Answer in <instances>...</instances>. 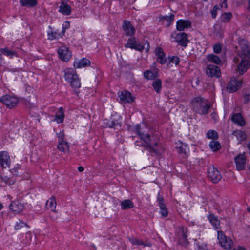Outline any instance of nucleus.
<instances>
[{
	"label": "nucleus",
	"instance_id": "obj_1",
	"mask_svg": "<svg viewBox=\"0 0 250 250\" xmlns=\"http://www.w3.org/2000/svg\"><path fill=\"white\" fill-rule=\"evenodd\" d=\"M239 44L241 50L239 52V56L242 59L240 63L238 65L236 70L242 75L246 72L250 66V46L246 41L243 39L239 40Z\"/></svg>",
	"mask_w": 250,
	"mask_h": 250
},
{
	"label": "nucleus",
	"instance_id": "obj_2",
	"mask_svg": "<svg viewBox=\"0 0 250 250\" xmlns=\"http://www.w3.org/2000/svg\"><path fill=\"white\" fill-rule=\"evenodd\" d=\"M193 109L196 112L201 114H206L210 108L208 102L201 97L195 98L192 102Z\"/></svg>",
	"mask_w": 250,
	"mask_h": 250
},
{
	"label": "nucleus",
	"instance_id": "obj_3",
	"mask_svg": "<svg viewBox=\"0 0 250 250\" xmlns=\"http://www.w3.org/2000/svg\"><path fill=\"white\" fill-rule=\"evenodd\" d=\"M63 71L65 80L71 83V86L73 88L76 89L80 87L81 83L74 68H66Z\"/></svg>",
	"mask_w": 250,
	"mask_h": 250
},
{
	"label": "nucleus",
	"instance_id": "obj_4",
	"mask_svg": "<svg viewBox=\"0 0 250 250\" xmlns=\"http://www.w3.org/2000/svg\"><path fill=\"white\" fill-rule=\"evenodd\" d=\"M135 131L140 136V137L143 139L146 143V145L147 148L149 149L150 152H154L158 154V151L156 149L154 146H152L150 144L149 138L150 135L149 134H145L144 131H142V128L139 125H136L135 126Z\"/></svg>",
	"mask_w": 250,
	"mask_h": 250
},
{
	"label": "nucleus",
	"instance_id": "obj_5",
	"mask_svg": "<svg viewBox=\"0 0 250 250\" xmlns=\"http://www.w3.org/2000/svg\"><path fill=\"white\" fill-rule=\"evenodd\" d=\"M125 46L139 51L145 49L147 52L149 50V43L147 42L142 45L139 43L134 37L129 38L127 40V43Z\"/></svg>",
	"mask_w": 250,
	"mask_h": 250
},
{
	"label": "nucleus",
	"instance_id": "obj_6",
	"mask_svg": "<svg viewBox=\"0 0 250 250\" xmlns=\"http://www.w3.org/2000/svg\"><path fill=\"white\" fill-rule=\"evenodd\" d=\"M218 239L220 245L226 250H230L233 245L232 241L227 238L222 231H218Z\"/></svg>",
	"mask_w": 250,
	"mask_h": 250
},
{
	"label": "nucleus",
	"instance_id": "obj_7",
	"mask_svg": "<svg viewBox=\"0 0 250 250\" xmlns=\"http://www.w3.org/2000/svg\"><path fill=\"white\" fill-rule=\"evenodd\" d=\"M0 102L4 104L8 108H12L16 105L18 99L15 96L6 95L0 98Z\"/></svg>",
	"mask_w": 250,
	"mask_h": 250
},
{
	"label": "nucleus",
	"instance_id": "obj_8",
	"mask_svg": "<svg viewBox=\"0 0 250 250\" xmlns=\"http://www.w3.org/2000/svg\"><path fill=\"white\" fill-rule=\"evenodd\" d=\"M208 177L213 183H217L222 178V176L218 169L211 166L208 168Z\"/></svg>",
	"mask_w": 250,
	"mask_h": 250
},
{
	"label": "nucleus",
	"instance_id": "obj_9",
	"mask_svg": "<svg viewBox=\"0 0 250 250\" xmlns=\"http://www.w3.org/2000/svg\"><path fill=\"white\" fill-rule=\"evenodd\" d=\"M242 80H237L235 78H232L228 83L227 90L229 93L235 92L242 86Z\"/></svg>",
	"mask_w": 250,
	"mask_h": 250
},
{
	"label": "nucleus",
	"instance_id": "obj_10",
	"mask_svg": "<svg viewBox=\"0 0 250 250\" xmlns=\"http://www.w3.org/2000/svg\"><path fill=\"white\" fill-rule=\"evenodd\" d=\"M58 53L60 59L64 62L68 61L71 57L68 48L65 46L60 47L58 50Z\"/></svg>",
	"mask_w": 250,
	"mask_h": 250
},
{
	"label": "nucleus",
	"instance_id": "obj_11",
	"mask_svg": "<svg viewBox=\"0 0 250 250\" xmlns=\"http://www.w3.org/2000/svg\"><path fill=\"white\" fill-rule=\"evenodd\" d=\"M206 73L208 76L210 77H218L221 74L219 68L214 65H208L206 69Z\"/></svg>",
	"mask_w": 250,
	"mask_h": 250
},
{
	"label": "nucleus",
	"instance_id": "obj_12",
	"mask_svg": "<svg viewBox=\"0 0 250 250\" xmlns=\"http://www.w3.org/2000/svg\"><path fill=\"white\" fill-rule=\"evenodd\" d=\"M119 97L120 101L124 103H131L134 100V98L132 96L131 93L127 90L121 91Z\"/></svg>",
	"mask_w": 250,
	"mask_h": 250
},
{
	"label": "nucleus",
	"instance_id": "obj_13",
	"mask_svg": "<svg viewBox=\"0 0 250 250\" xmlns=\"http://www.w3.org/2000/svg\"><path fill=\"white\" fill-rule=\"evenodd\" d=\"M10 162V156L6 151L0 152V164L3 167H9Z\"/></svg>",
	"mask_w": 250,
	"mask_h": 250
},
{
	"label": "nucleus",
	"instance_id": "obj_14",
	"mask_svg": "<svg viewBox=\"0 0 250 250\" xmlns=\"http://www.w3.org/2000/svg\"><path fill=\"white\" fill-rule=\"evenodd\" d=\"M237 169L238 170L244 169L246 165V156L245 154H239L235 158Z\"/></svg>",
	"mask_w": 250,
	"mask_h": 250
},
{
	"label": "nucleus",
	"instance_id": "obj_15",
	"mask_svg": "<svg viewBox=\"0 0 250 250\" xmlns=\"http://www.w3.org/2000/svg\"><path fill=\"white\" fill-rule=\"evenodd\" d=\"M175 41L181 46L186 47L188 42L187 39V34L185 33H180L175 37Z\"/></svg>",
	"mask_w": 250,
	"mask_h": 250
},
{
	"label": "nucleus",
	"instance_id": "obj_16",
	"mask_svg": "<svg viewBox=\"0 0 250 250\" xmlns=\"http://www.w3.org/2000/svg\"><path fill=\"white\" fill-rule=\"evenodd\" d=\"M11 210L15 214L19 213L24 209V206L19 201H14L10 206Z\"/></svg>",
	"mask_w": 250,
	"mask_h": 250
},
{
	"label": "nucleus",
	"instance_id": "obj_17",
	"mask_svg": "<svg viewBox=\"0 0 250 250\" xmlns=\"http://www.w3.org/2000/svg\"><path fill=\"white\" fill-rule=\"evenodd\" d=\"M179 244L181 245H186L188 244V241L187 238L186 233L187 229L181 227L179 231Z\"/></svg>",
	"mask_w": 250,
	"mask_h": 250
},
{
	"label": "nucleus",
	"instance_id": "obj_18",
	"mask_svg": "<svg viewBox=\"0 0 250 250\" xmlns=\"http://www.w3.org/2000/svg\"><path fill=\"white\" fill-rule=\"evenodd\" d=\"M123 28L127 36H132L135 33V30L130 21H125L123 24Z\"/></svg>",
	"mask_w": 250,
	"mask_h": 250
},
{
	"label": "nucleus",
	"instance_id": "obj_19",
	"mask_svg": "<svg viewBox=\"0 0 250 250\" xmlns=\"http://www.w3.org/2000/svg\"><path fill=\"white\" fill-rule=\"evenodd\" d=\"M191 25V23L188 20H179L177 22L176 29L177 30L182 31L185 28H188Z\"/></svg>",
	"mask_w": 250,
	"mask_h": 250
},
{
	"label": "nucleus",
	"instance_id": "obj_20",
	"mask_svg": "<svg viewBox=\"0 0 250 250\" xmlns=\"http://www.w3.org/2000/svg\"><path fill=\"white\" fill-rule=\"evenodd\" d=\"M90 64V61L85 58L81 60H76L74 62V66L76 68H81L89 66Z\"/></svg>",
	"mask_w": 250,
	"mask_h": 250
},
{
	"label": "nucleus",
	"instance_id": "obj_21",
	"mask_svg": "<svg viewBox=\"0 0 250 250\" xmlns=\"http://www.w3.org/2000/svg\"><path fill=\"white\" fill-rule=\"evenodd\" d=\"M155 54L157 56V60L161 64H163L166 62L167 59L165 53L161 48H157L155 50Z\"/></svg>",
	"mask_w": 250,
	"mask_h": 250
},
{
	"label": "nucleus",
	"instance_id": "obj_22",
	"mask_svg": "<svg viewBox=\"0 0 250 250\" xmlns=\"http://www.w3.org/2000/svg\"><path fill=\"white\" fill-rule=\"evenodd\" d=\"M59 11L64 15H69L71 14V8L69 5L62 2Z\"/></svg>",
	"mask_w": 250,
	"mask_h": 250
},
{
	"label": "nucleus",
	"instance_id": "obj_23",
	"mask_svg": "<svg viewBox=\"0 0 250 250\" xmlns=\"http://www.w3.org/2000/svg\"><path fill=\"white\" fill-rule=\"evenodd\" d=\"M232 121L240 126H244L245 124V122L243 117L240 113H236L234 114L232 117Z\"/></svg>",
	"mask_w": 250,
	"mask_h": 250
},
{
	"label": "nucleus",
	"instance_id": "obj_24",
	"mask_svg": "<svg viewBox=\"0 0 250 250\" xmlns=\"http://www.w3.org/2000/svg\"><path fill=\"white\" fill-rule=\"evenodd\" d=\"M56 206V202L55 198L53 197H51L46 202V208L52 211H55Z\"/></svg>",
	"mask_w": 250,
	"mask_h": 250
},
{
	"label": "nucleus",
	"instance_id": "obj_25",
	"mask_svg": "<svg viewBox=\"0 0 250 250\" xmlns=\"http://www.w3.org/2000/svg\"><path fill=\"white\" fill-rule=\"evenodd\" d=\"M208 219L210 222L216 229H218L220 227V221L213 214H210L208 216Z\"/></svg>",
	"mask_w": 250,
	"mask_h": 250
},
{
	"label": "nucleus",
	"instance_id": "obj_26",
	"mask_svg": "<svg viewBox=\"0 0 250 250\" xmlns=\"http://www.w3.org/2000/svg\"><path fill=\"white\" fill-rule=\"evenodd\" d=\"M64 117V115L63 109L61 107L58 111V114L55 115L54 120L58 123H61L63 121Z\"/></svg>",
	"mask_w": 250,
	"mask_h": 250
},
{
	"label": "nucleus",
	"instance_id": "obj_27",
	"mask_svg": "<svg viewBox=\"0 0 250 250\" xmlns=\"http://www.w3.org/2000/svg\"><path fill=\"white\" fill-rule=\"evenodd\" d=\"M208 61L214 63L216 64H219L221 62L220 59L217 55L211 54L207 56Z\"/></svg>",
	"mask_w": 250,
	"mask_h": 250
},
{
	"label": "nucleus",
	"instance_id": "obj_28",
	"mask_svg": "<svg viewBox=\"0 0 250 250\" xmlns=\"http://www.w3.org/2000/svg\"><path fill=\"white\" fill-rule=\"evenodd\" d=\"M20 3L22 6L33 7L37 4L36 0H20Z\"/></svg>",
	"mask_w": 250,
	"mask_h": 250
},
{
	"label": "nucleus",
	"instance_id": "obj_29",
	"mask_svg": "<svg viewBox=\"0 0 250 250\" xmlns=\"http://www.w3.org/2000/svg\"><path fill=\"white\" fill-rule=\"evenodd\" d=\"M209 146L210 149L214 152L218 151L221 147L220 144L217 141H211Z\"/></svg>",
	"mask_w": 250,
	"mask_h": 250
},
{
	"label": "nucleus",
	"instance_id": "obj_30",
	"mask_svg": "<svg viewBox=\"0 0 250 250\" xmlns=\"http://www.w3.org/2000/svg\"><path fill=\"white\" fill-rule=\"evenodd\" d=\"M233 134L237 137L239 141H243L247 137L246 133L241 130H236L233 132Z\"/></svg>",
	"mask_w": 250,
	"mask_h": 250
},
{
	"label": "nucleus",
	"instance_id": "obj_31",
	"mask_svg": "<svg viewBox=\"0 0 250 250\" xmlns=\"http://www.w3.org/2000/svg\"><path fill=\"white\" fill-rule=\"evenodd\" d=\"M152 85L154 90L157 93H159L162 88L161 81L159 79H156L153 82Z\"/></svg>",
	"mask_w": 250,
	"mask_h": 250
},
{
	"label": "nucleus",
	"instance_id": "obj_32",
	"mask_svg": "<svg viewBox=\"0 0 250 250\" xmlns=\"http://www.w3.org/2000/svg\"><path fill=\"white\" fill-rule=\"evenodd\" d=\"M121 206L123 209H126L132 208L133 203L130 200H125L121 202Z\"/></svg>",
	"mask_w": 250,
	"mask_h": 250
},
{
	"label": "nucleus",
	"instance_id": "obj_33",
	"mask_svg": "<svg viewBox=\"0 0 250 250\" xmlns=\"http://www.w3.org/2000/svg\"><path fill=\"white\" fill-rule=\"evenodd\" d=\"M58 148L60 151L64 152L66 149H68L69 146L68 143L65 141H59Z\"/></svg>",
	"mask_w": 250,
	"mask_h": 250
},
{
	"label": "nucleus",
	"instance_id": "obj_34",
	"mask_svg": "<svg viewBox=\"0 0 250 250\" xmlns=\"http://www.w3.org/2000/svg\"><path fill=\"white\" fill-rule=\"evenodd\" d=\"M232 17L230 12L224 13L221 17V21L224 22H228Z\"/></svg>",
	"mask_w": 250,
	"mask_h": 250
},
{
	"label": "nucleus",
	"instance_id": "obj_35",
	"mask_svg": "<svg viewBox=\"0 0 250 250\" xmlns=\"http://www.w3.org/2000/svg\"><path fill=\"white\" fill-rule=\"evenodd\" d=\"M145 78L147 79H154L156 77V75L155 73L151 71L147 70L144 73Z\"/></svg>",
	"mask_w": 250,
	"mask_h": 250
},
{
	"label": "nucleus",
	"instance_id": "obj_36",
	"mask_svg": "<svg viewBox=\"0 0 250 250\" xmlns=\"http://www.w3.org/2000/svg\"><path fill=\"white\" fill-rule=\"evenodd\" d=\"M129 241L132 245H143L146 246V245L141 240L135 237H132L129 239Z\"/></svg>",
	"mask_w": 250,
	"mask_h": 250
},
{
	"label": "nucleus",
	"instance_id": "obj_37",
	"mask_svg": "<svg viewBox=\"0 0 250 250\" xmlns=\"http://www.w3.org/2000/svg\"><path fill=\"white\" fill-rule=\"evenodd\" d=\"M207 136L209 139H217L218 137L217 132L213 130H209L207 133Z\"/></svg>",
	"mask_w": 250,
	"mask_h": 250
},
{
	"label": "nucleus",
	"instance_id": "obj_38",
	"mask_svg": "<svg viewBox=\"0 0 250 250\" xmlns=\"http://www.w3.org/2000/svg\"><path fill=\"white\" fill-rule=\"evenodd\" d=\"M1 179L2 182H4L6 184H8L9 185H13L14 184L15 180L12 179H10L7 176H3L1 177Z\"/></svg>",
	"mask_w": 250,
	"mask_h": 250
},
{
	"label": "nucleus",
	"instance_id": "obj_39",
	"mask_svg": "<svg viewBox=\"0 0 250 250\" xmlns=\"http://www.w3.org/2000/svg\"><path fill=\"white\" fill-rule=\"evenodd\" d=\"M161 209V214L163 217H166L168 214V212L167 208L165 204H162L159 206Z\"/></svg>",
	"mask_w": 250,
	"mask_h": 250
},
{
	"label": "nucleus",
	"instance_id": "obj_40",
	"mask_svg": "<svg viewBox=\"0 0 250 250\" xmlns=\"http://www.w3.org/2000/svg\"><path fill=\"white\" fill-rule=\"evenodd\" d=\"M1 52L3 54L12 57L15 54V52L14 51L9 50L7 48L1 49Z\"/></svg>",
	"mask_w": 250,
	"mask_h": 250
},
{
	"label": "nucleus",
	"instance_id": "obj_41",
	"mask_svg": "<svg viewBox=\"0 0 250 250\" xmlns=\"http://www.w3.org/2000/svg\"><path fill=\"white\" fill-rule=\"evenodd\" d=\"M170 62L173 63L177 65L180 62L179 58L176 56H172L169 58Z\"/></svg>",
	"mask_w": 250,
	"mask_h": 250
},
{
	"label": "nucleus",
	"instance_id": "obj_42",
	"mask_svg": "<svg viewBox=\"0 0 250 250\" xmlns=\"http://www.w3.org/2000/svg\"><path fill=\"white\" fill-rule=\"evenodd\" d=\"M222 50L221 45L220 43H217L213 46V51L216 53H219L221 52Z\"/></svg>",
	"mask_w": 250,
	"mask_h": 250
},
{
	"label": "nucleus",
	"instance_id": "obj_43",
	"mask_svg": "<svg viewBox=\"0 0 250 250\" xmlns=\"http://www.w3.org/2000/svg\"><path fill=\"white\" fill-rule=\"evenodd\" d=\"M26 225V224L21 221L19 220L18 222H16V225L15 226V229L17 230L19 229L20 228L23 227Z\"/></svg>",
	"mask_w": 250,
	"mask_h": 250
},
{
	"label": "nucleus",
	"instance_id": "obj_44",
	"mask_svg": "<svg viewBox=\"0 0 250 250\" xmlns=\"http://www.w3.org/2000/svg\"><path fill=\"white\" fill-rule=\"evenodd\" d=\"M174 18V15L173 14H170L168 16H164L162 19L167 21L168 22H171Z\"/></svg>",
	"mask_w": 250,
	"mask_h": 250
},
{
	"label": "nucleus",
	"instance_id": "obj_45",
	"mask_svg": "<svg viewBox=\"0 0 250 250\" xmlns=\"http://www.w3.org/2000/svg\"><path fill=\"white\" fill-rule=\"evenodd\" d=\"M108 126L111 128V127H115L118 125H119L120 127H121V125L120 123H119L118 122H114L113 121L109 122L108 123Z\"/></svg>",
	"mask_w": 250,
	"mask_h": 250
},
{
	"label": "nucleus",
	"instance_id": "obj_46",
	"mask_svg": "<svg viewBox=\"0 0 250 250\" xmlns=\"http://www.w3.org/2000/svg\"><path fill=\"white\" fill-rule=\"evenodd\" d=\"M219 9L217 5L214 6L213 9L211 10V16L213 18H215L217 15V11Z\"/></svg>",
	"mask_w": 250,
	"mask_h": 250
},
{
	"label": "nucleus",
	"instance_id": "obj_47",
	"mask_svg": "<svg viewBox=\"0 0 250 250\" xmlns=\"http://www.w3.org/2000/svg\"><path fill=\"white\" fill-rule=\"evenodd\" d=\"M70 26V23L68 21H66L62 25V36L64 34L65 30L66 28H69Z\"/></svg>",
	"mask_w": 250,
	"mask_h": 250
},
{
	"label": "nucleus",
	"instance_id": "obj_48",
	"mask_svg": "<svg viewBox=\"0 0 250 250\" xmlns=\"http://www.w3.org/2000/svg\"><path fill=\"white\" fill-rule=\"evenodd\" d=\"M57 33L56 32H51V33H49L48 34V39L49 40H53L54 39H56L57 38Z\"/></svg>",
	"mask_w": 250,
	"mask_h": 250
},
{
	"label": "nucleus",
	"instance_id": "obj_49",
	"mask_svg": "<svg viewBox=\"0 0 250 250\" xmlns=\"http://www.w3.org/2000/svg\"><path fill=\"white\" fill-rule=\"evenodd\" d=\"M157 200L159 202V206H160L162 204H165L164 203V199L162 197H161L159 194H158V199H157Z\"/></svg>",
	"mask_w": 250,
	"mask_h": 250
},
{
	"label": "nucleus",
	"instance_id": "obj_50",
	"mask_svg": "<svg viewBox=\"0 0 250 250\" xmlns=\"http://www.w3.org/2000/svg\"><path fill=\"white\" fill-rule=\"evenodd\" d=\"M178 151L179 153L184 154H186L187 153V152L185 149H184L183 146H180L178 149Z\"/></svg>",
	"mask_w": 250,
	"mask_h": 250
},
{
	"label": "nucleus",
	"instance_id": "obj_51",
	"mask_svg": "<svg viewBox=\"0 0 250 250\" xmlns=\"http://www.w3.org/2000/svg\"><path fill=\"white\" fill-rule=\"evenodd\" d=\"M58 137L61 140L60 141H62L63 140L64 138V134L62 132H60L59 133L57 134Z\"/></svg>",
	"mask_w": 250,
	"mask_h": 250
},
{
	"label": "nucleus",
	"instance_id": "obj_52",
	"mask_svg": "<svg viewBox=\"0 0 250 250\" xmlns=\"http://www.w3.org/2000/svg\"><path fill=\"white\" fill-rule=\"evenodd\" d=\"M198 250H208L206 245L199 246Z\"/></svg>",
	"mask_w": 250,
	"mask_h": 250
},
{
	"label": "nucleus",
	"instance_id": "obj_53",
	"mask_svg": "<svg viewBox=\"0 0 250 250\" xmlns=\"http://www.w3.org/2000/svg\"><path fill=\"white\" fill-rule=\"evenodd\" d=\"M227 0H223V2L220 4V6L223 8L224 7L225 8H227Z\"/></svg>",
	"mask_w": 250,
	"mask_h": 250
},
{
	"label": "nucleus",
	"instance_id": "obj_54",
	"mask_svg": "<svg viewBox=\"0 0 250 250\" xmlns=\"http://www.w3.org/2000/svg\"><path fill=\"white\" fill-rule=\"evenodd\" d=\"M211 118L214 120L215 122H216L217 120V116L216 113H212L210 115Z\"/></svg>",
	"mask_w": 250,
	"mask_h": 250
},
{
	"label": "nucleus",
	"instance_id": "obj_55",
	"mask_svg": "<svg viewBox=\"0 0 250 250\" xmlns=\"http://www.w3.org/2000/svg\"><path fill=\"white\" fill-rule=\"evenodd\" d=\"M78 169L80 172H82L84 170V167L82 166H80L78 167Z\"/></svg>",
	"mask_w": 250,
	"mask_h": 250
},
{
	"label": "nucleus",
	"instance_id": "obj_56",
	"mask_svg": "<svg viewBox=\"0 0 250 250\" xmlns=\"http://www.w3.org/2000/svg\"><path fill=\"white\" fill-rule=\"evenodd\" d=\"M17 168H14L13 169L11 170V171L13 174L17 175V173H15L17 171Z\"/></svg>",
	"mask_w": 250,
	"mask_h": 250
},
{
	"label": "nucleus",
	"instance_id": "obj_57",
	"mask_svg": "<svg viewBox=\"0 0 250 250\" xmlns=\"http://www.w3.org/2000/svg\"><path fill=\"white\" fill-rule=\"evenodd\" d=\"M233 250H245V249L242 247H238L237 248L234 249Z\"/></svg>",
	"mask_w": 250,
	"mask_h": 250
},
{
	"label": "nucleus",
	"instance_id": "obj_58",
	"mask_svg": "<svg viewBox=\"0 0 250 250\" xmlns=\"http://www.w3.org/2000/svg\"><path fill=\"white\" fill-rule=\"evenodd\" d=\"M239 59L238 58H237V57H235L233 59L234 62H239Z\"/></svg>",
	"mask_w": 250,
	"mask_h": 250
},
{
	"label": "nucleus",
	"instance_id": "obj_59",
	"mask_svg": "<svg viewBox=\"0 0 250 250\" xmlns=\"http://www.w3.org/2000/svg\"><path fill=\"white\" fill-rule=\"evenodd\" d=\"M248 10L250 11V0H249V7Z\"/></svg>",
	"mask_w": 250,
	"mask_h": 250
},
{
	"label": "nucleus",
	"instance_id": "obj_60",
	"mask_svg": "<svg viewBox=\"0 0 250 250\" xmlns=\"http://www.w3.org/2000/svg\"><path fill=\"white\" fill-rule=\"evenodd\" d=\"M1 62H2V59L1 57V54L0 53V65L1 64Z\"/></svg>",
	"mask_w": 250,
	"mask_h": 250
},
{
	"label": "nucleus",
	"instance_id": "obj_61",
	"mask_svg": "<svg viewBox=\"0 0 250 250\" xmlns=\"http://www.w3.org/2000/svg\"><path fill=\"white\" fill-rule=\"evenodd\" d=\"M248 147L249 149L250 150V142L248 144Z\"/></svg>",
	"mask_w": 250,
	"mask_h": 250
},
{
	"label": "nucleus",
	"instance_id": "obj_62",
	"mask_svg": "<svg viewBox=\"0 0 250 250\" xmlns=\"http://www.w3.org/2000/svg\"><path fill=\"white\" fill-rule=\"evenodd\" d=\"M154 146H158V143H157V142L155 143H154Z\"/></svg>",
	"mask_w": 250,
	"mask_h": 250
},
{
	"label": "nucleus",
	"instance_id": "obj_63",
	"mask_svg": "<svg viewBox=\"0 0 250 250\" xmlns=\"http://www.w3.org/2000/svg\"><path fill=\"white\" fill-rule=\"evenodd\" d=\"M2 208V205H1V204L0 203V210Z\"/></svg>",
	"mask_w": 250,
	"mask_h": 250
},
{
	"label": "nucleus",
	"instance_id": "obj_64",
	"mask_svg": "<svg viewBox=\"0 0 250 250\" xmlns=\"http://www.w3.org/2000/svg\"><path fill=\"white\" fill-rule=\"evenodd\" d=\"M248 209L249 211H250V207L248 208Z\"/></svg>",
	"mask_w": 250,
	"mask_h": 250
}]
</instances>
